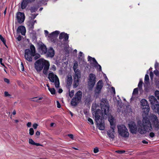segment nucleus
Returning a JSON list of instances; mask_svg holds the SVG:
<instances>
[{"label":"nucleus","instance_id":"a19ab883","mask_svg":"<svg viewBox=\"0 0 159 159\" xmlns=\"http://www.w3.org/2000/svg\"><path fill=\"white\" fill-rule=\"evenodd\" d=\"M37 14H31V16H30V18L31 20H33L37 16Z\"/></svg>","mask_w":159,"mask_h":159},{"label":"nucleus","instance_id":"79ce46f5","mask_svg":"<svg viewBox=\"0 0 159 159\" xmlns=\"http://www.w3.org/2000/svg\"><path fill=\"white\" fill-rule=\"evenodd\" d=\"M34 56V59L35 60H36L40 57V55L38 54H35V55Z\"/></svg>","mask_w":159,"mask_h":159},{"label":"nucleus","instance_id":"f704fd0d","mask_svg":"<svg viewBox=\"0 0 159 159\" xmlns=\"http://www.w3.org/2000/svg\"><path fill=\"white\" fill-rule=\"evenodd\" d=\"M0 39L3 43L6 46V47H7V46L6 44V40L1 35H0Z\"/></svg>","mask_w":159,"mask_h":159},{"label":"nucleus","instance_id":"ea45409f","mask_svg":"<svg viewBox=\"0 0 159 159\" xmlns=\"http://www.w3.org/2000/svg\"><path fill=\"white\" fill-rule=\"evenodd\" d=\"M74 91L72 90L71 91H69V96L70 98H72L74 95Z\"/></svg>","mask_w":159,"mask_h":159},{"label":"nucleus","instance_id":"de8ad7c7","mask_svg":"<svg viewBox=\"0 0 159 159\" xmlns=\"http://www.w3.org/2000/svg\"><path fill=\"white\" fill-rule=\"evenodd\" d=\"M143 84V82L142 80H140L138 85V87L140 88H141Z\"/></svg>","mask_w":159,"mask_h":159},{"label":"nucleus","instance_id":"58836bf2","mask_svg":"<svg viewBox=\"0 0 159 159\" xmlns=\"http://www.w3.org/2000/svg\"><path fill=\"white\" fill-rule=\"evenodd\" d=\"M34 131L32 128H31L29 129V134L30 135H32L34 134Z\"/></svg>","mask_w":159,"mask_h":159},{"label":"nucleus","instance_id":"f03ea898","mask_svg":"<svg viewBox=\"0 0 159 159\" xmlns=\"http://www.w3.org/2000/svg\"><path fill=\"white\" fill-rule=\"evenodd\" d=\"M119 135L122 138H127L129 136V133L127 128L123 125H118L117 126Z\"/></svg>","mask_w":159,"mask_h":159},{"label":"nucleus","instance_id":"a878e982","mask_svg":"<svg viewBox=\"0 0 159 159\" xmlns=\"http://www.w3.org/2000/svg\"><path fill=\"white\" fill-rule=\"evenodd\" d=\"M78 66V64L77 62H75L74 64L73 69L75 72V74H80V70L78 69H77Z\"/></svg>","mask_w":159,"mask_h":159},{"label":"nucleus","instance_id":"7c9ffc66","mask_svg":"<svg viewBox=\"0 0 159 159\" xmlns=\"http://www.w3.org/2000/svg\"><path fill=\"white\" fill-rule=\"evenodd\" d=\"M30 52L33 56L35 55V49L34 46L33 45H31L30 46Z\"/></svg>","mask_w":159,"mask_h":159},{"label":"nucleus","instance_id":"e2e57ef3","mask_svg":"<svg viewBox=\"0 0 159 159\" xmlns=\"http://www.w3.org/2000/svg\"><path fill=\"white\" fill-rule=\"evenodd\" d=\"M44 33H45V35L47 36L48 34V32L47 30H44Z\"/></svg>","mask_w":159,"mask_h":159},{"label":"nucleus","instance_id":"393cba45","mask_svg":"<svg viewBox=\"0 0 159 159\" xmlns=\"http://www.w3.org/2000/svg\"><path fill=\"white\" fill-rule=\"evenodd\" d=\"M54 51L52 48H50L47 52V55L48 57H52L54 55Z\"/></svg>","mask_w":159,"mask_h":159},{"label":"nucleus","instance_id":"f257e3e1","mask_svg":"<svg viewBox=\"0 0 159 159\" xmlns=\"http://www.w3.org/2000/svg\"><path fill=\"white\" fill-rule=\"evenodd\" d=\"M141 107L143 110L142 116L143 117V125L144 127L143 130L139 129V132L141 134L143 133L145 131L151 132L152 129V124L149 120L147 116L149 111V107L147 101L145 99H142L140 101Z\"/></svg>","mask_w":159,"mask_h":159},{"label":"nucleus","instance_id":"b1692460","mask_svg":"<svg viewBox=\"0 0 159 159\" xmlns=\"http://www.w3.org/2000/svg\"><path fill=\"white\" fill-rule=\"evenodd\" d=\"M82 95V91L79 90L75 94L74 97L80 101L81 99Z\"/></svg>","mask_w":159,"mask_h":159},{"label":"nucleus","instance_id":"aec40b11","mask_svg":"<svg viewBox=\"0 0 159 159\" xmlns=\"http://www.w3.org/2000/svg\"><path fill=\"white\" fill-rule=\"evenodd\" d=\"M17 33H20L22 35H25L26 33V29L23 26H19L17 30Z\"/></svg>","mask_w":159,"mask_h":159},{"label":"nucleus","instance_id":"774afa93","mask_svg":"<svg viewBox=\"0 0 159 159\" xmlns=\"http://www.w3.org/2000/svg\"><path fill=\"white\" fill-rule=\"evenodd\" d=\"M142 143H144V144H147L148 143V142H147V141H146V140H143L142 141Z\"/></svg>","mask_w":159,"mask_h":159},{"label":"nucleus","instance_id":"052dcab7","mask_svg":"<svg viewBox=\"0 0 159 159\" xmlns=\"http://www.w3.org/2000/svg\"><path fill=\"white\" fill-rule=\"evenodd\" d=\"M111 89H112V90L113 91V93H114V94H115V93H116V92H115V88L113 87H111Z\"/></svg>","mask_w":159,"mask_h":159},{"label":"nucleus","instance_id":"c85d7f7f","mask_svg":"<svg viewBox=\"0 0 159 159\" xmlns=\"http://www.w3.org/2000/svg\"><path fill=\"white\" fill-rule=\"evenodd\" d=\"M30 2L28 0H23L21 4V8L22 9L25 8L28 3Z\"/></svg>","mask_w":159,"mask_h":159},{"label":"nucleus","instance_id":"0e129e2a","mask_svg":"<svg viewBox=\"0 0 159 159\" xmlns=\"http://www.w3.org/2000/svg\"><path fill=\"white\" fill-rule=\"evenodd\" d=\"M40 134V133L39 131H37L36 133V135L37 136H39Z\"/></svg>","mask_w":159,"mask_h":159},{"label":"nucleus","instance_id":"4c0bfd02","mask_svg":"<svg viewBox=\"0 0 159 159\" xmlns=\"http://www.w3.org/2000/svg\"><path fill=\"white\" fill-rule=\"evenodd\" d=\"M38 8L35 7H32L30 9L31 12L32 13L35 12L38 10Z\"/></svg>","mask_w":159,"mask_h":159},{"label":"nucleus","instance_id":"dca6fc26","mask_svg":"<svg viewBox=\"0 0 159 159\" xmlns=\"http://www.w3.org/2000/svg\"><path fill=\"white\" fill-rule=\"evenodd\" d=\"M33 56L30 52V50L29 49H26L25 51V59L28 61L31 62L32 61V57ZM34 56H33L34 57Z\"/></svg>","mask_w":159,"mask_h":159},{"label":"nucleus","instance_id":"c9c22d12","mask_svg":"<svg viewBox=\"0 0 159 159\" xmlns=\"http://www.w3.org/2000/svg\"><path fill=\"white\" fill-rule=\"evenodd\" d=\"M96 104L95 103L93 104L92 106L91 110L92 111L94 112L96 109Z\"/></svg>","mask_w":159,"mask_h":159},{"label":"nucleus","instance_id":"a18cd8bd","mask_svg":"<svg viewBox=\"0 0 159 159\" xmlns=\"http://www.w3.org/2000/svg\"><path fill=\"white\" fill-rule=\"evenodd\" d=\"M154 73L156 76H159V71L157 70H155L154 71Z\"/></svg>","mask_w":159,"mask_h":159},{"label":"nucleus","instance_id":"4d7b16f0","mask_svg":"<svg viewBox=\"0 0 159 159\" xmlns=\"http://www.w3.org/2000/svg\"><path fill=\"white\" fill-rule=\"evenodd\" d=\"M4 80L5 82L8 84H9V80L7 78L4 79Z\"/></svg>","mask_w":159,"mask_h":159},{"label":"nucleus","instance_id":"1a4fd4ad","mask_svg":"<svg viewBox=\"0 0 159 159\" xmlns=\"http://www.w3.org/2000/svg\"><path fill=\"white\" fill-rule=\"evenodd\" d=\"M59 33L60 32L57 30L52 32L48 36V40L50 42L55 43L57 40V38Z\"/></svg>","mask_w":159,"mask_h":159},{"label":"nucleus","instance_id":"338daca9","mask_svg":"<svg viewBox=\"0 0 159 159\" xmlns=\"http://www.w3.org/2000/svg\"><path fill=\"white\" fill-rule=\"evenodd\" d=\"M21 67H22L21 70L22 71H23L24 70V68L23 65L22 63L21 64Z\"/></svg>","mask_w":159,"mask_h":159},{"label":"nucleus","instance_id":"ddd939ff","mask_svg":"<svg viewBox=\"0 0 159 159\" xmlns=\"http://www.w3.org/2000/svg\"><path fill=\"white\" fill-rule=\"evenodd\" d=\"M16 18L18 22L20 23L23 22L25 20V16L24 13L19 12L17 14Z\"/></svg>","mask_w":159,"mask_h":159},{"label":"nucleus","instance_id":"9d476101","mask_svg":"<svg viewBox=\"0 0 159 159\" xmlns=\"http://www.w3.org/2000/svg\"><path fill=\"white\" fill-rule=\"evenodd\" d=\"M89 77L88 85L91 88H92L94 86L96 82L95 75L91 73L89 74Z\"/></svg>","mask_w":159,"mask_h":159},{"label":"nucleus","instance_id":"9b49d317","mask_svg":"<svg viewBox=\"0 0 159 159\" xmlns=\"http://www.w3.org/2000/svg\"><path fill=\"white\" fill-rule=\"evenodd\" d=\"M80 74H74L73 76V87L74 88H77L79 85V82L80 78Z\"/></svg>","mask_w":159,"mask_h":159},{"label":"nucleus","instance_id":"680f3d73","mask_svg":"<svg viewBox=\"0 0 159 159\" xmlns=\"http://www.w3.org/2000/svg\"><path fill=\"white\" fill-rule=\"evenodd\" d=\"M68 136L71 139H73V135L72 134H69L68 135Z\"/></svg>","mask_w":159,"mask_h":159},{"label":"nucleus","instance_id":"423d86ee","mask_svg":"<svg viewBox=\"0 0 159 159\" xmlns=\"http://www.w3.org/2000/svg\"><path fill=\"white\" fill-rule=\"evenodd\" d=\"M45 60L40 59L37 60L34 63V68L38 72H40L43 69Z\"/></svg>","mask_w":159,"mask_h":159},{"label":"nucleus","instance_id":"39448f33","mask_svg":"<svg viewBox=\"0 0 159 159\" xmlns=\"http://www.w3.org/2000/svg\"><path fill=\"white\" fill-rule=\"evenodd\" d=\"M143 126H142L141 125H138L137 127H136L135 124L134 123H132L131 124H129V127L130 129V131L131 133L132 134H136L137 132V129L138 130V132L141 134H142L141 133L139 130V129L140 128V129H142V130H143L144 127L143 125V123H142ZM146 132H149L146 131H145V132L143 133V134H144Z\"/></svg>","mask_w":159,"mask_h":159},{"label":"nucleus","instance_id":"2f4dec72","mask_svg":"<svg viewBox=\"0 0 159 159\" xmlns=\"http://www.w3.org/2000/svg\"><path fill=\"white\" fill-rule=\"evenodd\" d=\"M35 23H36V20L34 21L30 20L28 22V25L31 28L33 29L34 28V25Z\"/></svg>","mask_w":159,"mask_h":159},{"label":"nucleus","instance_id":"5fc2aeb1","mask_svg":"<svg viewBox=\"0 0 159 159\" xmlns=\"http://www.w3.org/2000/svg\"><path fill=\"white\" fill-rule=\"evenodd\" d=\"M38 126V125L37 124H34L33 125V127L34 129H36L37 128Z\"/></svg>","mask_w":159,"mask_h":159},{"label":"nucleus","instance_id":"8fccbe9b","mask_svg":"<svg viewBox=\"0 0 159 159\" xmlns=\"http://www.w3.org/2000/svg\"><path fill=\"white\" fill-rule=\"evenodd\" d=\"M98 151H99L98 148L97 147L93 149V152L95 153H97L98 152Z\"/></svg>","mask_w":159,"mask_h":159},{"label":"nucleus","instance_id":"37998d69","mask_svg":"<svg viewBox=\"0 0 159 159\" xmlns=\"http://www.w3.org/2000/svg\"><path fill=\"white\" fill-rule=\"evenodd\" d=\"M35 98V99L34 100H33V101H34L37 102L39 100H40L42 99L43 98L42 97H39V98L36 97L35 98Z\"/></svg>","mask_w":159,"mask_h":159},{"label":"nucleus","instance_id":"0eeeda50","mask_svg":"<svg viewBox=\"0 0 159 159\" xmlns=\"http://www.w3.org/2000/svg\"><path fill=\"white\" fill-rule=\"evenodd\" d=\"M149 118L153 127L156 129H158L159 122L157 116L154 115L152 114L149 116Z\"/></svg>","mask_w":159,"mask_h":159},{"label":"nucleus","instance_id":"f3484780","mask_svg":"<svg viewBox=\"0 0 159 159\" xmlns=\"http://www.w3.org/2000/svg\"><path fill=\"white\" fill-rule=\"evenodd\" d=\"M102 87V81L101 80H99L97 83V86L95 91V93L98 94L100 93Z\"/></svg>","mask_w":159,"mask_h":159},{"label":"nucleus","instance_id":"412c9836","mask_svg":"<svg viewBox=\"0 0 159 159\" xmlns=\"http://www.w3.org/2000/svg\"><path fill=\"white\" fill-rule=\"evenodd\" d=\"M39 51L41 54H44L47 52V48L44 44H41L39 48Z\"/></svg>","mask_w":159,"mask_h":159},{"label":"nucleus","instance_id":"f8f14e48","mask_svg":"<svg viewBox=\"0 0 159 159\" xmlns=\"http://www.w3.org/2000/svg\"><path fill=\"white\" fill-rule=\"evenodd\" d=\"M88 61H90V62H93L94 66L97 69H98L99 71H101L102 68L101 66L99 65L95 59L94 58H93L90 56L88 57Z\"/></svg>","mask_w":159,"mask_h":159},{"label":"nucleus","instance_id":"cd10ccee","mask_svg":"<svg viewBox=\"0 0 159 159\" xmlns=\"http://www.w3.org/2000/svg\"><path fill=\"white\" fill-rule=\"evenodd\" d=\"M80 101L78 100L77 99L74 97L72 99L71 104L73 106H76L79 102Z\"/></svg>","mask_w":159,"mask_h":159},{"label":"nucleus","instance_id":"72a5a7b5","mask_svg":"<svg viewBox=\"0 0 159 159\" xmlns=\"http://www.w3.org/2000/svg\"><path fill=\"white\" fill-rule=\"evenodd\" d=\"M149 81V76L148 75L146 74L144 78V82L145 84L148 83Z\"/></svg>","mask_w":159,"mask_h":159},{"label":"nucleus","instance_id":"4468645a","mask_svg":"<svg viewBox=\"0 0 159 159\" xmlns=\"http://www.w3.org/2000/svg\"><path fill=\"white\" fill-rule=\"evenodd\" d=\"M92 114L95 116V120L96 121H98V120H100L101 118H102L101 117L102 115L101 111L99 109L97 110L96 111L93 112Z\"/></svg>","mask_w":159,"mask_h":159},{"label":"nucleus","instance_id":"603ef678","mask_svg":"<svg viewBox=\"0 0 159 159\" xmlns=\"http://www.w3.org/2000/svg\"><path fill=\"white\" fill-rule=\"evenodd\" d=\"M155 135V134L152 132H150L149 134V136L151 138L154 137Z\"/></svg>","mask_w":159,"mask_h":159},{"label":"nucleus","instance_id":"7ed1b4c3","mask_svg":"<svg viewBox=\"0 0 159 159\" xmlns=\"http://www.w3.org/2000/svg\"><path fill=\"white\" fill-rule=\"evenodd\" d=\"M48 78L51 82L54 83L56 88H59L60 85L59 80L56 75L54 74L52 72L50 73L48 75Z\"/></svg>","mask_w":159,"mask_h":159},{"label":"nucleus","instance_id":"4be33fe9","mask_svg":"<svg viewBox=\"0 0 159 159\" xmlns=\"http://www.w3.org/2000/svg\"><path fill=\"white\" fill-rule=\"evenodd\" d=\"M68 35L66 33L64 32H62L60 34L59 36V39H64V41H66L68 40Z\"/></svg>","mask_w":159,"mask_h":159},{"label":"nucleus","instance_id":"6ab92c4d","mask_svg":"<svg viewBox=\"0 0 159 159\" xmlns=\"http://www.w3.org/2000/svg\"><path fill=\"white\" fill-rule=\"evenodd\" d=\"M44 67L43 70V72L44 74L47 75L48 74V71L49 69L50 64L49 62L45 61L44 64Z\"/></svg>","mask_w":159,"mask_h":159},{"label":"nucleus","instance_id":"6e6d98bb","mask_svg":"<svg viewBox=\"0 0 159 159\" xmlns=\"http://www.w3.org/2000/svg\"><path fill=\"white\" fill-rule=\"evenodd\" d=\"M150 76L151 78L152 79L153 76V73L152 72H150Z\"/></svg>","mask_w":159,"mask_h":159},{"label":"nucleus","instance_id":"bb28decb","mask_svg":"<svg viewBox=\"0 0 159 159\" xmlns=\"http://www.w3.org/2000/svg\"><path fill=\"white\" fill-rule=\"evenodd\" d=\"M80 101L78 100L77 99L74 97L72 99L71 104L73 106H76L79 102Z\"/></svg>","mask_w":159,"mask_h":159},{"label":"nucleus","instance_id":"e433bc0d","mask_svg":"<svg viewBox=\"0 0 159 159\" xmlns=\"http://www.w3.org/2000/svg\"><path fill=\"white\" fill-rule=\"evenodd\" d=\"M49 90L52 94H54L56 93L55 90L53 88H50V89H49Z\"/></svg>","mask_w":159,"mask_h":159},{"label":"nucleus","instance_id":"a211bd4d","mask_svg":"<svg viewBox=\"0 0 159 159\" xmlns=\"http://www.w3.org/2000/svg\"><path fill=\"white\" fill-rule=\"evenodd\" d=\"M107 132L109 137L113 139L115 137V127L111 126V129L108 130Z\"/></svg>","mask_w":159,"mask_h":159},{"label":"nucleus","instance_id":"13d9d810","mask_svg":"<svg viewBox=\"0 0 159 159\" xmlns=\"http://www.w3.org/2000/svg\"><path fill=\"white\" fill-rule=\"evenodd\" d=\"M17 39L19 41L21 40V36L20 35H19L18 37H17Z\"/></svg>","mask_w":159,"mask_h":159},{"label":"nucleus","instance_id":"20e7f679","mask_svg":"<svg viewBox=\"0 0 159 159\" xmlns=\"http://www.w3.org/2000/svg\"><path fill=\"white\" fill-rule=\"evenodd\" d=\"M148 98L151 104L152 109L158 112L159 110V104L157 99L153 96H150Z\"/></svg>","mask_w":159,"mask_h":159},{"label":"nucleus","instance_id":"09e8293b","mask_svg":"<svg viewBox=\"0 0 159 159\" xmlns=\"http://www.w3.org/2000/svg\"><path fill=\"white\" fill-rule=\"evenodd\" d=\"M4 95L6 97H11V95L9 94L8 93L7 91H5L4 92Z\"/></svg>","mask_w":159,"mask_h":159},{"label":"nucleus","instance_id":"864d4df0","mask_svg":"<svg viewBox=\"0 0 159 159\" xmlns=\"http://www.w3.org/2000/svg\"><path fill=\"white\" fill-rule=\"evenodd\" d=\"M57 107L58 108H60L61 107V105L59 102L58 101H57Z\"/></svg>","mask_w":159,"mask_h":159},{"label":"nucleus","instance_id":"bf43d9fd","mask_svg":"<svg viewBox=\"0 0 159 159\" xmlns=\"http://www.w3.org/2000/svg\"><path fill=\"white\" fill-rule=\"evenodd\" d=\"M31 123L30 122H29L27 124V126L29 127H30L31 126Z\"/></svg>","mask_w":159,"mask_h":159},{"label":"nucleus","instance_id":"6e6552de","mask_svg":"<svg viewBox=\"0 0 159 159\" xmlns=\"http://www.w3.org/2000/svg\"><path fill=\"white\" fill-rule=\"evenodd\" d=\"M102 111L105 115L109 112V106L107 102L104 99H102L100 103Z\"/></svg>","mask_w":159,"mask_h":159},{"label":"nucleus","instance_id":"c756f323","mask_svg":"<svg viewBox=\"0 0 159 159\" xmlns=\"http://www.w3.org/2000/svg\"><path fill=\"white\" fill-rule=\"evenodd\" d=\"M29 143L30 144L33 145H35L37 146H43V145L37 143H35L34 142V141L33 140V139H30L29 140Z\"/></svg>","mask_w":159,"mask_h":159},{"label":"nucleus","instance_id":"49530a36","mask_svg":"<svg viewBox=\"0 0 159 159\" xmlns=\"http://www.w3.org/2000/svg\"><path fill=\"white\" fill-rule=\"evenodd\" d=\"M88 120L89 121V123H90L91 124L93 125V120L90 118H89L88 119Z\"/></svg>","mask_w":159,"mask_h":159},{"label":"nucleus","instance_id":"473e14b6","mask_svg":"<svg viewBox=\"0 0 159 159\" xmlns=\"http://www.w3.org/2000/svg\"><path fill=\"white\" fill-rule=\"evenodd\" d=\"M113 120H114V118H113V117L112 116H110L108 117V120L110 122V125H111V126H113Z\"/></svg>","mask_w":159,"mask_h":159},{"label":"nucleus","instance_id":"c03bdc74","mask_svg":"<svg viewBox=\"0 0 159 159\" xmlns=\"http://www.w3.org/2000/svg\"><path fill=\"white\" fill-rule=\"evenodd\" d=\"M138 89L137 88H136L134 89V91L133 93V95H134V94H137L138 93Z\"/></svg>","mask_w":159,"mask_h":159},{"label":"nucleus","instance_id":"69168bd1","mask_svg":"<svg viewBox=\"0 0 159 159\" xmlns=\"http://www.w3.org/2000/svg\"><path fill=\"white\" fill-rule=\"evenodd\" d=\"M62 89H59L58 92L59 93H61L62 92Z\"/></svg>","mask_w":159,"mask_h":159},{"label":"nucleus","instance_id":"5701e85b","mask_svg":"<svg viewBox=\"0 0 159 159\" xmlns=\"http://www.w3.org/2000/svg\"><path fill=\"white\" fill-rule=\"evenodd\" d=\"M66 81L68 86H70L72 84V76L71 75H68L66 77Z\"/></svg>","mask_w":159,"mask_h":159},{"label":"nucleus","instance_id":"2eb2a0df","mask_svg":"<svg viewBox=\"0 0 159 159\" xmlns=\"http://www.w3.org/2000/svg\"><path fill=\"white\" fill-rule=\"evenodd\" d=\"M99 129L100 130H103L105 129L104 121L103 118H101L100 120L96 121Z\"/></svg>","mask_w":159,"mask_h":159},{"label":"nucleus","instance_id":"3c124183","mask_svg":"<svg viewBox=\"0 0 159 159\" xmlns=\"http://www.w3.org/2000/svg\"><path fill=\"white\" fill-rule=\"evenodd\" d=\"M116 152L119 154H122L123 153H125V151L124 150H119L116 151Z\"/></svg>","mask_w":159,"mask_h":159}]
</instances>
